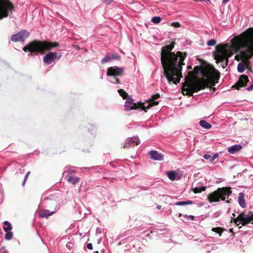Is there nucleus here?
<instances>
[{"label": "nucleus", "mask_w": 253, "mask_h": 253, "mask_svg": "<svg viewBox=\"0 0 253 253\" xmlns=\"http://www.w3.org/2000/svg\"><path fill=\"white\" fill-rule=\"evenodd\" d=\"M242 149V146L240 145H234L228 148V152L230 154H233L239 151Z\"/></svg>", "instance_id": "18"}, {"label": "nucleus", "mask_w": 253, "mask_h": 253, "mask_svg": "<svg viewBox=\"0 0 253 253\" xmlns=\"http://www.w3.org/2000/svg\"><path fill=\"white\" fill-rule=\"evenodd\" d=\"M167 175L169 179L173 181L175 179L176 173L174 171H169L167 172Z\"/></svg>", "instance_id": "22"}, {"label": "nucleus", "mask_w": 253, "mask_h": 253, "mask_svg": "<svg viewBox=\"0 0 253 253\" xmlns=\"http://www.w3.org/2000/svg\"><path fill=\"white\" fill-rule=\"evenodd\" d=\"M203 78H197L193 80V72L189 71L185 78V82L182 87V93L184 95L193 96L194 92H197L201 89L210 87L211 90L214 91L213 87L218 82L220 77L219 73L213 67L211 68H204L202 72Z\"/></svg>", "instance_id": "3"}, {"label": "nucleus", "mask_w": 253, "mask_h": 253, "mask_svg": "<svg viewBox=\"0 0 253 253\" xmlns=\"http://www.w3.org/2000/svg\"><path fill=\"white\" fill-rule=\"evenodd\" d=\"M66 178L67 179V181L72 184V185H76L77 183H78L80 179L77 176H73L71 175L70 174H68L66 176Z\"/></svg>", "instance_id": "15"}, {"label": "nucleus", "mask_w": 253, "mask_h": 253, "mask_svg": "<svg viewBox=\"0 0 253 253\" xmlns=\"http://www.w3.org/2000/svg\"><path fill=\"white\" fill-rule=\"evenodd\" d=\"M253 221V213L250 212L248 214H245V212H242L239 214L237 217L234 219V222L235 224L238 226L240 223H241L243 226Z\"/></svg>", "instance_id": "7"}, {"label": "nucleus", "mask_w": 253, "mask_h": 253, "mask_svg": "<svg viewBox=\"0 0 253 253\" xmlns=\"http://www.w3.org/2000/svg\"><path fill=\"white\" fill-rule=\"evenodd\" d=\"M71 171H72L73 172H75V170H71Z\"/></svg>", "instance_id": "54"}, {"label": "nucleus", "mask_w": 253, "mask_h": 253, "mask_svg": "<svg viewBox=\"0 0 253 253\" xmlns=\"http://www.w3.org/2000/svg\"><path fill=\"white\" fill-rule=\"evenodd\" d=\"M62 56L61 52H49L43 57V61L46 64L52 63L54 59L59 60Z\"/></svg>", "instance_id": "9"}, {"label": "nucleus", "mask_w": 253, "mask_h": 253, "mask_svg": "<svg viewBox=\"0 0 253 253\" xmlns=\"http://www.w3.org/2000/svg\"><path fill=\"white\" fill-rule=\"evenodd\" d=\"M161 207H162V206L161 205H158V206H157V208L158 209L160 210V209H161Z\"/></svg>", "instance_id": "48"}, {"label": "nucleus", "mask_w": 253, "mask_h": 253, "mask_svg": "<svg viewBox=\"0 0 253 253\" xmlns=\"http://www.w3.org/2000/svg\"><path fill=\"white\" fill-rule=\"evenodd\" d=\"M199 67L198 66H196L194 68V71H195L196 73L198 74V72H199Z\"/></svg>", "instance_id": "45"}, {"label": "nucleus", "mask_w": 253, "mask_h": 253, "mask_svg": "<svg viewBox=\"0 0 253 253\" xmlns=\"http://www.w3.org/2000/svg\"><path fill=\"white\" fill-rule=\"evenodd\" d=\"M6 233L5 235V238L6 240H9L11 239L13 237V233L9 231H5Z\"/></svg>", "instance_id": "29"}, {"label": "nucleus", "mask_w": 253, "mask_h": 253, "mask_svg": "<svg viewBox=\"0 0 253 253\" xmlns=\"http://www.w3.org/2000/svg\"><path fill=\"white\" fill-rule=\"evenodd\" d=\"M212 231L215 232L219 234V236L221 235L223 231V229L221 227H213L211 229Z\"/></svg>", "instance_id": "27"}, {"label": "nucleus", "mask_w": 253, "mask_h": 253, "mask_svg": "<svg viewBox=\"0 0 253 253\" xmlns=\"http://www.w3.org/2000/svg\"><path fill=\"white\" fill-rule=\"evenodd\" d=\"M0 251L2 253H6V249L5 248V247H2L1 249H0Z\"/></svg>", "instance_id": "42"}, {"label": "nucleus", "mask_w": 253, "mask_h": 253, "mask_svg": "<svg viewBox=\"0 0 253 253\" xmlns=\"http://www.w3.org/2000/svg\"><path fill=\"white\" fill-rule=\"evenodd\" d=\"M248 70L250 72H252V68H251V67L249 68V69H248Z\"/></svg>", "instance_id": "49"}, {"label": "nucleus", "mask_w": 253, "mask_h": 253, "mask_svg": "<svg viewBox=\"0 0 253 253\" xmlns=\"http://www.w3.org/2000/svg\"><path fill=\"white\" fill-rule=\"evenodd\" d=\"M195 2L198 1H205L207 4H210L211 3V1L210 0H193Z\"/></svg>", "instance_id": "37"}, {"label": "nucleus", "mask_w": 253, "mask_h": 253, "mask_svg": "<svg viewBox=\"0 0 253 253\" xmlns=\"http://www.w3.org/2000/svg\"><path fill=\"white\" fill-rule=\"evenodd\" d=\"M199 124L204 128L210 129L211 127V125L205 120L200 121Z\"/></svg>", "instance_id": "19"}, {"label": "nucleus", "mask_w": 253, "mask_h": 253, "mask_svg": "<svg viewBox=\"0 0 253 253\" xmlns=\"http://www.w3.org/2000/svg\"><path fill=\"white\" fill-rule=\"evenodd\" d=\"M114 0H104V2L107 4H109Z\"/></svg>", "instance_id": "40"}, {"label": "nucleus", "mask_w": 253, "mask_h": 253, "mask_svg": "<svg viewBox=\"0 0 253 253\" xmlns=\"http://www.w3.org/2000/svg\"><path fill=\"white\" fill-rule=\"evenodd\" d=\"M161 21V18L159 16H155L152 17L151 21L155 24H158Z\"/></svg>", "instance_id": "30"}, {"label": "nucleus", "mask_w": 253, "mask_h": 253, "mask_svg": "<svg viewBox=\"0 0 253 253\" xmlns=\"http://www.w3.org/2000/svg\"><path fill=\"white\" fill-rule=\"evenodd\" d=\"M237 70L239 73H243L244 72L245 70V64L242 62L238 64Z\"/></svg>", "instance_id": "26"}, {"label": "nucleus", "mask_w": 253, "mask_h": 253, "mask_svg": "<svg viewBox=\"0 0 253 253\" xmlns=\"http://www.w3.org/2000/svg\"><path fill=\"white\" fill-rule=\"evenodd\" d=\"M187 68H188V69H192V67H191V66H190V65H189V66H188L187 67Z\"/></svg>", "instance_id": "50"}, {"label": "nucleus", "mask_w": 253, "mask_h": 253, "mask_svg": "<svg viewBox=\"0 0 253 253\" xmlns=\"http://www.w3.org/2000/svg\"><path fill=\"white\" fill-rule=\"evenodd\" d=\"M204 158L206 160L210 159L211 160V157L210 155L209 154H206L204 155Z\"/></svg>", "instance_id": "38"}, {"label": "nucleus", "mask_w": 253, "mask_h": 253, "mask_svg": "<svg viewBox=\"0 0 253 253\" xmlns=\"http://www.w3.org/2000/svg\"><path fill=\"white\" fill-rule=\"evenodd\" d=\"M218 154H216L214 155V156L211 158V161L213 162L216 158L218 157Z\"/></svg>", "instance_id": "39"}, {"label": "nucleus", "mask_w": 253, "mask_h": 253, "mask_svg": "<svg viewBox=\"0 0 253 253\" xmlns=\"http://www.w3.org/2000/svg\"><path fill=\"white\" fill-rule=\"evenodd\" d=\"M230 187H223L218 188L212 193L208 194L207 200L211 203L218 202L220 200L225 201L226 203H230L231 199L228 197L232 193Z\"/></svg>", "instance_id": "5"}, {"label": "nucleus", "mask_w": 253, "mask_h": 253, "mask_svg": "<svg viewBox=\"0 0 253 253\" xmlns=\"http://www.w3.org/2000/svg\"><path fill=\"white\" fill-rule=\"evenodd\" d=\"M182 215L181 213H179V216L180 217Z\"/></svg>", "instance_id": "52"}, {"label": "nucleus", "mask_w": 253, "mask_h": 253, "mask_svg": "<svg viewBox=\"0 0 253 253\" xmlns=\"http://www.w3.org/2000/svg\"><path fill=\"white\" fill-rule=\"evenodd\" d=\"M110 56L112 59H118L119 58V56L117 53H113Z\"/></svg>", "instance_id": "36"}, {"label": "nucleus", "mask_w": 253, "mask_h": 253, "mask_svg": "<svg viewBox=\"0 0 253 253\" xmlns=\"http://www.w3.org/2000/svg\"><path fill=\"white\" fill-rule=\"evenodd\" d=\"M124 73V69L123 68L114 66L109 67L107 69V75L108 76H121Z\"/></svg>", "instance_id": "10"}, {"label": "nucleus", "mask_w": 253, "mask_h": 253, "mask_svg": "<svg viewBox=\"0 0 253 253\" xmlns=\"http://www.w3.org/2000/svg\"><path fill=\"white\" fill-rule=\"evenodd\" d=\"M192 202L190 200H188L187 201H181V202H177L175 205L177 206H185L187 205H191L192 204Z\"/></svg>", "instance_id": "24"}, {"label": "nucleus", "mask_w": 253, "mask_h": 253, "mask_svg": "<svg viewBox=\"0 0 253 253\" xmlns=\"http://www.w3.org/2000/svg\"><path fill=\"white\" fill-rule=\"evenodd\" d=\"M140 143V141L138 137H133L129 138L127 139V142L124 146V148L133 147L135 146L138 145Z\"/></svg>", "instance_id": "13"}, {"label": "nucleus", "mask_w": 253, "mask_h": 253, "mask_svg": "<svg viewBox=\"0 0 253 253\" xmlns=\"http://www.w3.org/2000/svg\"><path fill=\"white\" fill-rule=\"evenodd\" d=\"M14 10L13 4L9 0H0V20L6 18Z\"/></svg>", "instance_id": "6"}, {"label": "nucleus", "mask_w": 253, "mask_h": 253, "mask_svg": "<svg viewBox=\"0 0 253 253\" xmlns=\"http://www.w3.org/2000/svg\"><path fill=\"white\" fill-rule=\"evenodd\" d=\"M160 97V95L159 93H156L155 94H154L151 97V99H152V100H156L158 98H159V97Z\"/></svg>", "instance_id": "33"}, {"label": "nucleus", "mask_w": 253, "mask_h": 253, "mask_svg": "<svg viewBox=\"0 0 253 253\" xmlns=\"http://www.w3.org/2000/svg\"><path fill=\"white\" fill-rule=\"evenodd\" d=\"M115 80H116V83H117V84H120V80H119V79L116 78L115 77Z\"/></svg>", "instance_id": "46"}, {"label": "nucleus", "mask_w": 253, "mask_h": 253, "mask_svg": "<svg viewBox=\"0 0 253 253\" xmlns=\"http://www.w3.org/2000/svg\"><path fill=\"white\" fill-rule=\"evenodd\" d=\"M111 59L112 57L109 54H107L102 59L101 62L102 64H105V63L110 62Z\"/></svg>", "instance_id": "25"}, {"label": "nucleus", "mask_w": 253, "mask_h": 253, "mask_svg": "<svg viewBox=\"0 0 253 253\" xmlns=\"http://www.w3.org/2000/svg\"><path fill=\"white\" fill-rule=\"evenodd\" d=\"M29 33L25 30H22L17 34L13 35L11 37V41L13 42H17L19 41H24L25 39L28 38Z\"/></svg>", "instance_id": "11"}, {"label": "nucleus", "mask_w": 253, "mask_h": 253, "mask_svg": "<svg viewBox=\"0 0 253 253\" xmlns=\"http://www.w3.org/2000/svg\"><path fill=\"white\" fill-rule=\"evenodd\" d=\"M228 43L216 45L213 56L216 63H220L223 68L228 65L229 59L233 52L238 54L235 59L238 61L250 59L253 57V28L248 29L245 32L235 36Z\"/></svg>", "instance_id": "1"}, {"label": "nucleus", "mask_w": 253, "mask_h": 253, "mask_svg": "<svg viewBox=\"0 0 253 253\" xmlns=\"http://www.w3.org/2000/svg\"><path fill=\"white\" fill-rule=\"evenodd\" d=\"M248 82L249 78L248 76L242 75L240 77L238 81L233 86V87H235V89L239 90L240 88L245 87Z\"/></svg>", "instance_id": "12"}, {"label": "nucleus", "mask_w": 253, "mask_h": 253, "mask_svg": "<svg viewBox=\"0 0 253 253\" xmlns=\"http://www.w3.org/2000/svg\"><path fill=\"white\" fill-rule=\"evenodd\" d=\"M133 99L131 98H128L126 102L125 109L126 111H130L133 109L141 108L145 110V106L144 103L139 102L137 104L133 103Z\"/></svg>", "instance_id": "8"}, {"label": "nucleus", "mask_w": 253, "mask_h": 253, "mask_svg": "<svg viewBox=\"0 0 253 253\" xmlns=\"http://www.w3.org/2000/svg\"><path fill=\"white\" fill-rule=\"evenodd\" d=\"M206 187L203 186V187H195L193 189V191L195 193H201L202 191H204L206 190Z\"/></svg>", "instance_id": "23"}, {"label": "nucleus", "mask_w": 253, "mask_h": 253, "mask_svg": "<svg viewBox=\"0 0 253 253\" xmlns=\"http://www.w3.org/2000/svg\"><path fill=\"white\" fill-rule=\"evenodd\" d=\"M151 158L155 160L162 161L164 160L163 155L158 153L155 151H151L149 153Z\"/></svg>", "instance_id": "14"}, {"label": "nucleus", "mask_w": 253, "mask_h": 253, "mask_svg": "<svg viewBox=\"0 0 253 253\" xmlns=\"http://www.w3.org/2000/svg\"><path fill=\"white\" fill-rule=\"evenodd\" d=\"M245 195L243 193H240L238 197V203L240 206L244 208L246 207V201L245 199Z\"/></svg>", "instance_id": "17"}, {"label": "nucleus", "mask_w": 253, "mask_h": 253, "mask_svg": "<svg viewBox=\"0 0 253 253\" xmlns=\"http://www.w3.org/2000/svg\"><path fill=\"white\" fill-rule=\"evenodd\" d=\"M230 232H233V229H230Z\"/></svg>", "instance_id": "51"}, {"label": "nucleus", "mask_w": 253, "mask_h": 253, "mask_svg": "<svg viewBox=\"0 0 253 253\" xmlns=\"http://www.w3.org/2000/svg\"><path fill=\"white\" fill-rule=\"evenodd\" d=\"M230 0H222V2L223 3H227Z\"/></svg>", "instance_id": "47"}, {"label": "nucleus", "mask_w": 253, "mask_h": 253, "mask_svg": "<svg viewBox=\"0 0 253 253\" xmlns=\"http://www.w3.org/2000/svg\"><path fill=\"white\" fill-rule=\"evenodd\" d=\"M175 42L169 45L163 46L161 52V61L164 69V74L168 83L177 84L180 82L182 76V66L187 53L186 52L177 51L175 54L172 52Z\"/></svg>", "instance_id": "2"}, {"label": "nucleus", "mask_w": 253, "mask_h": 253, "mask_svg": "<svg viewBox=\"0 0 253 253\" xmlns=\"http://www.w3.org/2000/svg\"><path fill=\"white\" fill-rule=\"evenodd\" d=\"M30 174V171H29L27 173V174H26L25 175V179L24 180V181L23 182V183H22V185H24L25 183H26V180L28 177V176L29 175V174Z\"/></svg>", "instance_id": "35"}, {"label": "nucleus", "mask_w": 253, "mask_h": 253, "mask_svg": "<svg viewBox=\"0 0 253 253\" xmlns=\"http://www.w3.org/2000/svg\"><path fill=\"white\" fill-rule=\"evenodd\" d=\"M53 213V211L51 212L48 210H42L38 212V215L41 218H47Z\"/></svg>", "instance_id": "16"}, {"label": "nucleus", "mask_w": 253, "mask_h": 253, "mask_svg": "<svg viewBox=\"0 0 253 253\" xmlns=\"http://www.w3.org/2000/svg\"><path fill=\"white\" fill-rule=\"evenodd\" d=\"M120 95L124 98H127L128 94L123 89H120L118 90Z\"/></svg>", "instance_id": "28"}, {"label": "nucleus", "mask_w": 253, "mask_h": 253, "mask_svg": "<svg viewBox=\"0 0 253 253\" xmlns=\"http://www.w3.org/2000/svg\"><path fill=\"white\" fill-rule=\"evenodd\" d=\"M3 224V230L4 231H9L12 229L11 225L8 221H5Z\"/></svg>", "instance_id": "21"}, {"label": "nucleus", "mask_w": 253, "mask_h": 253, "mask_svg": "<svg viewBox=\"0 0 253 253\" xmlns=\"http://www.w3.org/2000/svg\"><path fill=\"white\" fill-rule=\"evenodd\" d=\"M247 90L248 91H251L252 90H253V84H252V85H250L248 88H247Z\"/></svg>", "instance_id": "43"}, {"label": "nucleus", "mask_w": 253, "mask_h": 253, "mask_svg": "<svg viewBox=\"0 0 253 253\" xmlns=\"http://www.w3.org/2000/svg\"><path fill=\"white\" fill-rule=\"evenodd\" d=\"M184 216L187 217L188 219H190L191 220H193L194 219V216L193 215H190L188 216L186 215H185Z\"/></svg>", "instance_id": "41"}, {"label": "nucleus", "mask_w": 253, "mask_h": 253, "mask_svg": "<svg viewBox=\"0 0 253 253\" xmlns=\"http://www.w3.org/2000/svg\"><path fill=\"white\" fill-rule=\"evenodd\" d=\"M87 249H89V250H92V245L91 243H88L87 245Z\"/></svg>", "instance_id": "44"}, {"label": "nucleus", "mask_w": 253, "mask_h": 253, "mask_svg": "<svg viewBox=\"0 0 253 253\" xmlns=\"http://www.w3.org/2000/svg\"><path fill=\"white\" fill-rule=\"evenodd\" d=\"M148 105L147 106H145V109H148L152 106L157 105L159 104V102L155 101L154 100L150 99L148 101ZM145 111L146 112V111L145 110Z\"/></svg>", "instance_id": "20"}, {"label": "nucleus", "mask_w": 253, "mask_h": 253, "mask_svg": "<svg viewBox=\"0 0 253 253\" xmlns=\"http://www.w3.org/2000/svg\"><path fill=\"white\" fill-rule=\"evenodd\" d=\"M232 215L233 216V217H235V214H234V213H233V214H232Z\"/></svg>", "instance_id": "53"}, {"label": "nucleus", "mask_w": 253, "mask_h": 253, "mask_svg": "<svg viewBox=\"0 0 253 253\" xmlns=\"http://www.w3.org/2000/svg\"><path fill=\"white\" fill-rule=\"evenodd\" d=\"M250 59H248L247 60H243L242 61L243 63L245 64V67L247 69H249L250 66Z\"/></svg>", "instance_id": "31"}, {"label": "nucleus", "mask_w": 253, "mask_h": 253, "mask_svg": "<svg viewBox=\"0 0 253 253\" xmlns=\"http://www.w3.org/2000/svg\"><path fill=\"white\" fill-rule=\"evenodd\" d=\"M171 25L176 28H179L180 27V24L178 22H173Z\"/></svg>", "instance_id": "34"}, {"label": "nucleus", "mask_w": 253, "mask_h": 253, "mask_svg": "<svg viewBox=\"0 0 253 253\" xmlns=\"http://www.w3.org/2000/svg\"><path fill=\"white\" fill-rule=\"evenodd\" d=\"M59 45V43L57 42L34 40L26 45L23 48V50L26 52H30L31 53L43 54L46 51H49L54 47H57Z\"/></svg>", "instance_id": "4"}, {"label": "nucleus", "mask_w": 253, "mask_h": 253, "mask_svg": "<svg viewBox=\"0 0 253 253\" xmlns=\"http://www.w3.org/2000/svg\"><path fill=\"white\" fill-rule=\"evenodd\" d=\"M216 43V41L214 39H211L210 40H209L208 42H207V44L209 45V46H213Z\"/></svg>", "instance_id": "32"}]
</instances>
